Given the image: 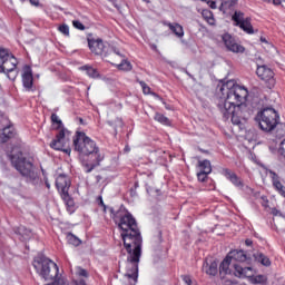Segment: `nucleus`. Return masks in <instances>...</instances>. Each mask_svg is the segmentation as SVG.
I'll list each match as a JSON object with an SVG mask.
<instances>
[{
    "label": "nucleus",
    "mask_w": 285,
    "mask_h": 285,
    "mask_svg": "<svg viewBox=\"0 0 285 285\" xmlns=\"http://www.w3.org/2000/svg\"><path fill=\"white\" fill-rule=\"evenodd\" d=\"M220 92L218 110L225 121L230 119L233 126H242V121H246L257 110L255 121L263 132H273L275 128H282V131L285 132V125L279 121V112L273 107H262L257 99L248 101L246 87L229 80L222 85Z\"/></svg>",
    "instance_id": "1"
},
{
    "label": "nucleus",
    "mask_w": 285,
    "mask_h": 285,
    "mask_svg": "<svg viewBox=\"0 0 285 285\" xmlns=\"http://www.w3.org/2000/svg\"><path fill=\"white\" fill-rule=\"evenodd\" d=\"M111 217L118 228L122 230L121 237L124 246L128 253L126 261L125 277L132 279L137 284L139 277V259H141V234L137 227V220L128 210L120 208L117 212L110 209Z\"/></svg>",
    "instance_id": "2"
},
{
    "label": "nucleus",
    "mask_w": 285,
    "mask_h": 285,
    "mask_svg": "<svg viewBox=\"0 0 285 285\" xmlns=\"http://www.w3.org/2000/svg\"><path fill=\"white\" fill-rule=\"evenodd\" d=\"M73 148L79 153V159L85 173H92V170L104 161V154L99 153L97 142L83 131L76 132L73 137Z\"/></svg>",
    "instance_id": "3"
},
{
    "label": "nucleus",
    "mask_w": 285,
    "mask_h": 285,
    "mask_svg": "<svg viewBox=\"0 0 285 285\" xmlns=\"http://www.w3.org/2000/svg\"><path fill=\"white\" fill-rule=\"evenodd\" d=\"M11 164L22 177H26L27 181H37L39 175L37 174V167H35V159L26 156L21 151L13 149L10 155Z\"/></svg>",
    "instance_id": "4"
},
{
    "label": "nucleus",
    "mask_w": 285,
    "mask_h": 285,
    "mask_svg": "<svg viewBox=\"0 0 285 285\" xmlns=\"http://www.w3.org/2000/svg\"><path fill=\"white\" fill-rule=\"evenodd\" d=\"M88 47L94 52V55H101L102 57H108V55H117L118 57H124L117 48L110 46L108 42H104L101 38H88Z\"/></svg>",
    "instance_id": "5"
},
{
    "label": "nucleus",
    "mask_w": 285,
    "mask_h": 285,
    "mask_svg": "<svg viewBox=\"0 0 285 285\" xmlns=\"http://www.w3.org/2000/svg\"><path fill=\"white\" fill-rule=\"evenodd\" d=\"M50 147L53 150H61L62 153L70 155L72 151V149H70V131L66 129L60 130L57 134L56 139L51 141Z\"/></svg>",
    "instance_id": "6"
},
{
    "label": "nucleus",
    "mask_w": 285,
    "mask_h": 285,
    "mask_svg": "<svg viewBox=\"0 0 285 285\" xmlns=\"http://www.w3.org/2000/svg\"><path fill=\"white\" fill-rule=\"evenodd\" d=\"M232 21L236 28H239L246 35H255V29L253 28V23L250 22V17L244 18V12L234 11L232 14Z\"/></svg>",
    "instance_id": "7"
},
{
    "label": "nucleus",
    "mask_w": 285,
    "mask_h": 285,
    "mask_svg": "<svg viewBox=\"0 0 285 285\" xmlns=\"http://www.w3.org/2000/svg\"><path fill=\"white\" fill-rule=\"evenodd\" d=\"M219 174L227 179V181H230L234 188H237V190H242L243 193H246V190H253L250 187H248L242 177L237 176L235 171L228 169V168H220Z\"/></svg>",
    "instance_id": "8"
},
{
    "label": "nucleus",
    "mask_w": 285,
    "mask_h": 285,
    "mask_svg": "<svg viewBox=\"0 0 285 285\" xmlns=\"http://www.w3.org/2000/svg\"><path fill=\"white\" fill-rule=\"evenodd\" d=\"M17 58L12 53H9L8 59L2 62L0 67V72H4L8 79L14 81V79H17V75H19L17 71Z\"/></svg>",
    "instance_id": "9"
},
{
    "label": "nucleus",
    "mask_w": 285,
    "mask_h": 285,
    "mask_svg": "<svg viewBox=\"0 0 285 285\" xmlns=\"http://www.w3.org/2000/svg\"><path fill=\"white\" fill-rule=\"evenodd\" d=\"M227 257L233 262H240V264H246L247 266H253V256L248 254V252L244 249H232Z\"/></svg>",
    "instance_id": "10"
},
{
    "label": "nucleus",
    "mask_w": 285,
    "mask_h": 285,
    "mask_svg": "<svg viewBox=\"0 0 285 285\" xmlns=\"http://www.w3.org/2000/svg\"><path fill=\"white\" fill-rule=\"evenodd\" d=\"M222 39L229 52H234L236 55H244V52H246V48L237 43L230 33H224Z\"/></svg>",
    "instance_id": "11"
},
{
    "label": "nucleus",
    "mask_w": 285,
    "mask_h": 285,
    "mask_svg": "<svg viewBox=\"0 0 285 285\" xmlns=\"http://www.w3.org/2000/svg\"><path fill=\"white\" fill-rule=\"evenodd\" d=\"M21 78L26 92H35V77L32 76V68L30 66L23 67Z\"/></svg>",
    "instance_id": "12"
},
{
    "label": "nucleus",
    "mask_w": 285,
    "mask_h": 285,
    "mask_svg": "<svg viewBox=\"0 0 285 285\" xmlns=\"http://www.w3.org/2000/svg\"><path fill=\"white\" fill-rule=\"evenodd\" d=\"M256 75L259 77V79H262V81L269 83V86H275V72L273 69L268 68V66H258L256 69Z\"/></svg>",
    "instance_id": "13"
},
{
    "label": "nucleus",
    "mask_w": 285,
    "mask_h": 285,
    "mask_svg": "<svg viewBox=\"0 0 285 285\" xmlns=\"http://www.w3.org/2000/svg\"><path fill=\"white\" fill-rule=\"evenodd\" d=\"M266 175L269 176L272 186L281 195V197L285 198V186L282 184V177H279V174H276L273 169H265Z\"/></svg>",
    "instance_id": "14"
},
{
    "label": "nucleus",
    "mask_w": 285,
    "mask_h": 285,
    "mask_svg": "<svg viewBox=\"0 0 285 285\" xmlns=\"http://www.w3.org/2000/svg\"><path fill=\"white\" fill-rule=\"evenodd\" d=\"M70 178L63 174H60L56 178V186L57 189L59 190L60 195H66L68 194V190H70Z\"/></svg>",
    "instance_id": "15"
},
{
    "label": "nucleus",
    "mask_w": 285,
    "mask_h": 285,
    "mask_svg": "<svg viewBox=\"0 0 285 285\" xmlns=\"http://www.w3.org/2000/svg\"><path fill=\"white\" fill-rule=\"evenodd\" d=\"M203 272L206 273V275H209V277H216V275L219 273V264L217 261H204Z\"/></svg>",
    "instance_id": "16"
},
{
    "label": "nucleus",
    "mask_w": 285,
    "mask_h": 285,
    "mask_svg": "<svg viewBox=\"0 0 285 285\" xmlns=\"http://www.w3.org/2000/svg\"><path fill=\"white\" fill-rule=\"evenodd\" d=\"M252 271H253V265H248L246 267H243L239 264L234 265V275H235V277H238L239 279H246V277H250V275H248V273Z\"/></svg>",
    "instance_id": "17"
},
{
    "label": "nucleus",
    "mask_w": 285,
    "mask_h": 285,
    "mask_svg": "<svg viewBox=\"0 0 285 285\" xmlns=\"http://www.w3.org/2000/svg\"><path fill=\"white\" fill-rule=\"evenodd\" d=\"M233 261L230 259V256H225V258L220 262L218 273L220 275V278L224 279L226 275H230V263Z\"/></svg>",
    "instance_id": "18"
},
{
    "label": "nucleus",
    "mask_w": 285,
    "mask_h": 285,
    "mask_svg": "<svg viewBox=\"0 0 285 285\" xmlns=\"http://www.w3.org/2000/svg\"><path fill=\"white\" fill-rule=\"evenodd\" d=\"M12 137H14V128H12V126L7 125L4 128L0 129L1 144H6V141Z\"/></svg>",
    "instance_id": "19"
},
{
    "label": "nucleus",
    "mask_w": 285,
    "mask_h": 285,
    "mask_svg": "<svg viewBox=\"0 0 285 285\" xmlns=\"http://www.w3.org/2000/svg\"><path fill=\"white\" fill-rule=\"evenodd\" d=\"M139 86L142 88V92L144 95H153V97H155L156 99H158V101H161V104L165 105L166 110H170V107L168 106V104H166V101H164V98L159 97V95L155 94V92H150V88L148 87V85L144 81H138Z\"/></svg>",
    "instance_id": "20"
},
{
    "label": "nucleus",
    "mask_w": 285,
    "mask_h": 285,
    "mask_svg": "<svg viewBox=\"0 0 285 285\" xmlns=\"http://www.w3.org/2000/svg\"><path fill=\"white\" fill-rule=\"evenodd\" d=\"M253 264L254 262H257L258 264H262V266H271V258H268V256H266L264 253L262 252H256L253 254Z\"/></svg>",
    "instance_id": "21"
},
{
    "label": "nucleus",
    "mask_w": 285,
    "mask_h": 285,
    "mask_svg": "<svg viewBox=\"0 0 285 285\" xmlns=\"http://www.w3.org/2000/svg\"><path fill=\"white\" fill-rule=\"evenodd\" d=\"M65 205L67 206V210L70 215L75 213V200L70 197V194H62L61 195Z\"/></svg>",
    "instance_id": "22"
},
{
    "label": "nucleus",
    "mask_w": 285,
    "mask_h": 285,
    "mask_svg": "<svg viewBox=\"0 0 285 285\" xmlns=\"http://www.w3.org/2000/svg\"><path fill=\"white\" fill-rule=\"evenodd\" d=\"M198 170L202 173H213V166L210 165V160L204 159V160H198Z\"/></svg>",
    "instance_id": "23"
},
{
    "label": "nucleus",
    "mask_w": 285,
    "mask_h": 285,
    "mask_svg": "<svg viewBox=\"0 0 285 285\" xmlns=\"http://www.w3.org/2000/svg\"><path fill=\"white\" fill-rule=\"evenodd\" d=\"M202 17L206 20L208 26H215V14H213V11L205 9L202 12Z\"/></svg>",
    "instance_id": "24"
},
{
    "label": "nucleus",
    "mask_w": 285,
    "mask_h": 285,
    "mask_svg": "<svg viewBox=\"0 0 285 285\" xmlns=\"http://www.w3.org/2000/svg\"><path fill=\"white\" fill-rule=\"evenodd\" d=\"M81 70H85L88 77H90L91 79L99 78V71H97V69L92 67L83 66L81 67Z\"/></svg>",
    "instance_id": "25"
},
{
    "label": "nucleus",
    "mask_w": 285,
    "mask_h": 285,
    "mask_svg": "<svg viewBox=\"0 0 285 285\" xmlns=\"http://www.w3.org/2000/svg\"><path fill=\"white\" fill-rule=\"evenodd\" d=\"M154 119L158 121V124H163V126H170V119L164 116V114L156 112Z\"/></svg>",
    "instance_id": "26"
},
{
    "label": "nucleus",
    "mask_w": 285,
    "mask_h": 285,
    "mask_svg": "<svg viewBox=\"0 0 285 285\" xmlns=\"http://www.w3.org/2000/svg\"><path fill=\"white\" fill-rule=\"evenodd\" d=\"M117 68L118 70H125V72H129V70H132V63L124 58L121 62L117 65Z\"/></svg>",
    "instance_id": "27"
},
{
    "label": "nucleus",
    "mask_w": 285,
    "mask_h": 285,
    "mask_svg": "<svg viewBox=\"0 0 285 285\" xmlns=\"http://www.w3.org/2000/svg\"><path fill=\"white\" fill-rule=\"evenodd\" d=\"M67 240L69 244H71L72 246H80L81 245V239H79L77 236H75L73 234H68L67 235Z\"/></svg>",
    "instance_id": "28"
},
{
    "label": "nucleus",
    "mask_w": 285,
    "mask_h": 285,
    "mask_svg": "<svg viewBox=\"0 0 285 285\" xmlns=\"http://www.w3.org/2000/svg\"><path fill=\"white\" fill-rule=\"evenodd\" d=\"M9 56H10V51H8V49L0 48V68L4 63V61L8 59Z\"/></svg>",
    "instance_id": "29"
},
{
    "label": "nucleus",
    "mask_w": 285,
    "mask_h": 285,
    "mask_svg": "<svg viewBox=\"0 0 285 285\" xmlns=\"http://www.w3.org/2000/svg\"><path fill=\"white\" fill-rule=\"evenodd\" d=\"M208 175H210V173L198 170L197 171L198 181H200L202 184L206 183L208 180Z\"/></svg>",
    "instance_id": "30"
},
{
    "label": "nucleus",
    "mask_w": 285,
    "mask_h": 285,
    "mask_svg": "<svg viewBox=\"0 0 285 285\" xmlns=\"http://www.w3.org/2000/svg\"><path fill=\"white\" fill-rule=\"evenodd\" d=\"M18 233H19V235L22 236L23 239H28V237H30L32 232H30V229H26V227H23V226H20L18 228Z\"/></svg>",
    "instance_id": "31"
},
{
    "label": "nucleus",
    "mask_w": 285,
    "mask_h": 285,
    "mask_svg": "<svg viewBox=\"0 0 285 285\" xmlns=\"http://www.w3.org/2000/svg\"><path fill=\"white\" fill-rule=\"evenodd\" d=\"M76 275L77 277H83L85 279H88L89 277L88 271L81 267H76Z\"/></svg>",
    "instance_id": "32"
},
{
    "label": "nucleus",
    "mask_w": 285,
    "mask_h": 285,
    "mask_svg": "<svg viewBox=\"0 0 285 285\" xmlns=\"http://www.w3.org/2000/svg\"><path fill=\"white\" fill-rule=\"evenodd\" d=\"M58 30L65 37H70V27H68V24H61L60 27H58Z\"/></svg>",
    "instance_id": "33"
},
{
    "label": "nucleus",
    "mask_w": 285,
    "mask_h": 285,
    "mask_svg": "<svg viewBox=\"0 0 285 285\" xmlns=\"http://www.w3.org/2000/svg\"><path fill=\"white\" fill-rule=\"evenodd\" d=\"M277 153L279 159H283L285 161V139L279 144Z\"/></svg>",
    "instance_id": "34"
},
{
    "label": "nucleus",
    "mask_w": 285,
    "mask_h": 285,
    "mask_svg": "<svg viewBox=\"0 0 285 285\" xmlns=\"http://www.w3.org/2000/svg\"><path fill=\"white\" fill-rule=\"evenodd\" d=\"M10 125V120L3 115H0V130H3L7 126Z\"/></svg>",
    "instance_id": "35"
},
{
    "label": "nucleus",
    "mask_w": 285,
    "mask_h": 285,
    "mask_svg": "<svg viewBox=\"0 0 285 285\" xmlns=\"http://www.w3.org/2000/svg\"><path fill=\"white\" fill-rule=\"evenodd\" d=\"M185 285H195L193 282V277L190 275H181L180 276Z\"/></svg>",
    "instance_id": "36"
},
{
    "label": "nucleus",
    "mask_w": 285,
    "mask_h": 285,
    "mask_svg": "<svg viewBox=\"0 0 285 285\" xmlns=\"http://www.w3.org/2000/svg\"><path fill=\"white\" fill-rule=\"evenodd\" d=\"M72 26L77 30H86V26H83V23H81V21H79V20H73Z\"/></svg>",
    "instance_id": "37"
},
{
    "label": "nucleus",
    "mask_w": 285,
    "mask_h": 285,
    "mask_svg": "<svg viewBox=\"0 0 285 285\" xmlns=\"http://www.w3.org/2000/svg\"><path fill=\"white\" fill-rule=\"evenodd\" d=\"M51 121L52 124H57L58 128H61V119L59 116H57V114L51 115Z\"/></svg>",
    "instance_id": "38"
},
{
    "label": "nucleus",
    "mask_w": 285,
    "mask_h": 285,
    "mask_svg": "<svg viewBox=\"0 0 285 285\" xmlns=\"http://www.w3.org/2000/svg\"><path fill=\"white\" fill-rule=\"evenodd\" d=\"M207 4L212 10H217V2L215 0H207Z\"/></svg>",
    "instance_id": "39"
},
{
    "label": "nucleus",
    "mask_w": 285,
    "mask_h": 285,
    "mask_svg": "<svg viewBox=\"0 0 285 285\" xmlns=\"http://www.w3.org/2000/svg\"><path fill=\"white\" fill-rule=\"evenodd\" d=\"M180 72H185V75H187L188 77H190V79H193V81H195V76L188 72L186 68H180Z\"/></svg>",
    "instance_id": "40"
},
{
    "label": "nucleus",
    "mask_w": 285,
    "mask_h": 285,
    "mask_svg": "<svg viewBox=\"0 0 285 285\" xmlns=\"http://www.w3.org/2000/svg\"><path fill=\"white\" fill-rule=\"evenodd\" d=\"M169 29L171 30V32H174L177 37H179V32H177V28L173 24H169Z\"/></svg>",
    "instance_id": "41"
},
{
    "label": "nucleus",
    "mask_w": 285,
    "mask_h": 285,
    "mask_svg": "<svg viewBox=\"0 0 285 285\" xmlns=\"http://www.w3.org/2000/svg\"><path fill=\"white\" fill-rule=\"evenodd\" d=\"M272 215H274V217H277V215H282V212H279V209H277V208H273Z\"/></svg>",
    "instance_id": "42"
},
{
    "label": "nucleus",
    "mask_w": 285,
    "mask_h": 285,
    "mask_svg": "<svg viewBox=\"0 0 285 285\" xmlns=\"http://www.w3.org/2000/svg\"><path fill=\"white\" fill-rule=\"evenodd\" d=\"M184 38V27L179 26V39Z\"/></svg>",
    "instance_id": "43"
},
{
    "label": "nucleus",
    "mask_w": 285,
    "mask_h": 285,
    "mask_svg": "<svg viewBox=\"0 0 285 285\" xmlns=\"http://www.w3.org/2000/svg\"><path fill=\"white\" fill-rule=\"evenodd\" d=\"M245 245L248 246V247L253 246V239L247 238L245 240Z\"/></svg>",
    "instance_id": "44"
},
{
    "label": "nucleus",
    "mask_w": 285,
    "mask_h": 285,
    "mask_svg": "<svg viewBox=\"0 0 285 285\" xmlns=\"http://www.w3.org/2000/svg\"><path fill=\"white\" fill-rule=\"evenodd\" d=\"M31 6H36V8H38L39 6V0H29Z\"/></svg>",
    "instance_id": "45"
},
{
    "label": "nucleus",
    "mask_w": 285,
    "mask_h": 285,
    "mask_svg": "<svg viewBox=\"0 0 285 285\" xmlns=\"http://www.w3.org/2000/svg\"><path fill=\"white\" fill-rule=\"evenodd\" d=\"M273 6H282V0H272Z\"/></svg>",
    "instance_id": "46"
},
{
    "label": "nucleus",
    "mask_w": 285,
    "mask_h": 285,
    "mask_svg": "<svg viewBox=\"0 0 285 285\" xmlns=\"http://www.w3.org/2000/svg\"><path fill=\"white\" fill-rule=\"evenodd\" d=\"M198 150H199V153H203L204 155H210V151H208L207 149L199 148Z\"/></svg>",
    "instance_id": "47"
},
{
    "label": "nucleus",
    "mask_w": 285,
    "mask_h": 285,
    "mask_svg": "<svg viewBox=\"0 0 285 285\" xmlns=\"http://www.w3.org/2000/svg\"><path fill=\"white\" fill-rule=\"evenodd\" d=\"M259 40H261L262 43H268V40L266 38H264V37H261Z\"/></svg>",
    "instance_id": "48"
},
{
    "label": "nucleus",
    "mask_w": 285,
    "mask_h": 285,
    "mask_svg": "<svg viewBox=\"0 0 285 285\" xmlns=\"http://www.w3.org/2000/svg\"><path fill=\"white\" fill-rule=\"evenodd\" d=\"M77 285H86V281L81 279Z\"/></svg>",
    "instance_id": "49"
},
{
    "label": "nucleus",
    "mask_w": 285,
    "mask_h": 285,
    "mask_svg": "<svg viewBox=\"0 0 285 285\" xmlns=\"http://www.w3.org/2000/svg\"><path fill=\"white\" fill-rule=\"evenodd\" d=\"M219 10H220V12H224V3H222V4L219 6Z\"/></svg>",
    "instance_id": "50"
},
{
    "label": "nucleus",
    "mask_w": 285,
    "mask_h": 285,
    "mask_svg": "<svg viewBox=\"0 0 285 285\" xmlns=\"http://www.w3.org/2000/svg\"><path fill=\"white\" fill-rule=\"evenodd\" d=\"M265 3H273L272 0H263Z\"/></svg>",
    "instance_id": "51"
},
{
    "label": "nucleus",
    "mask_w": 285,
    "mask_h": 285,
    "mask_svg": "<svg viewBox=\"0 0 285 285\" xmlns=\"http://www.w3.org/2000/svg\"><path fill=\"white\" fill-rule=\"evenodd\" d=\"M47 188H50V183L46 181Z\"/></svg>",
    "instance_id": "52"
},
{
    "label": "nucleus",
    "mask_w": 285,
    "mask_h": 285,
    "mask_svg": "<svg viewBox=\"0 0 285 285\" xmlns=\"http://www.w3.org/2000/svg\"><path fill=\"white\" fill-rule=\"evenodd\" d=\"M232 284H235V281H232Z\"/></svg>",
    "instance_id": "53"
},
{
    "label": "nucleus",
    "mask_w": 285,
    "mask_h": 285,
    "mask_svg": "<svg viewBox=\"0 0 285 285\" xmlns=\"http://www.w3.org/2000/svg\"><path fill=\"white\" fill-rule=\"evenodd\" d=\"M109 1H114V0H109Z\"/></svg>",
    "instance_id": "54"
}]
</instances>
